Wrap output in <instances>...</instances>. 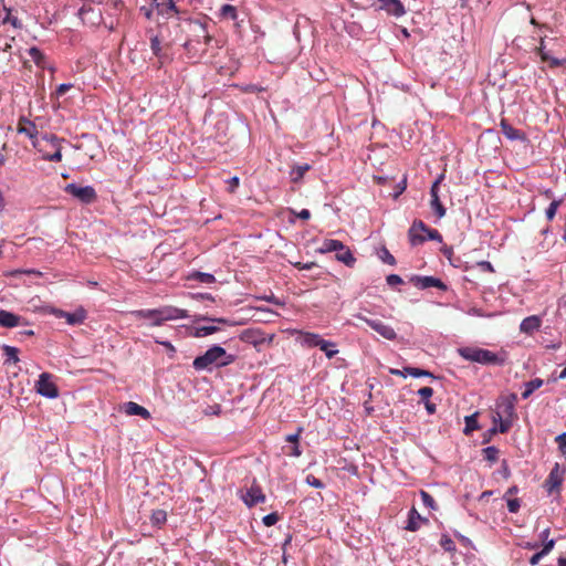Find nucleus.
<instances>
[{"instance_id": "nucleus-46", "label": "nucleus", "mask_w": 566, "mask_h": 566, "mask_svg": "<svg viewBox=\"0 0 566 566\" xmlns=\"http://www.w3.org/2000/svg\"><path fill=\"white\" fill-rule=\"evenodd\" d=\"M380 259L389 264V265H395L396 264V259L395 256L386 249V248H382L381 249V252H380Z\"/></svg>"}, {"instance_id": "nucleus-8", "label": "nucleus", "mask_w": 566, "mask_h": 566, "mask_svg": "<svg viewBox=\"0 0 566 566\" xmlns=\"http://www.w3.org/2000/svg\"><path fill=\"white\" fill-rule=\"evenodd\" d=\"M36 391L46 398H56L59 396L57 386L52 380V375L42 373L36 381Z\"/></svg>"}, {"instance_id": "nucleus-2", "label": "nucleus", "mask_w": 566, "mask_h": 566, "mask_svg": "<svg viewBox=\"0 0 566 566\" xmlns=\"http://www.w3.org/2000/svg\"><path fill=\"white\" fill-rule=\"evenodd\" d=\"M17 130L19 134L28 136L33 147L42 154V158L48 161H61L62 160V146L61 139L55 135L45 134L39 137L38 128L35 124L25 117L19 119Z\"/></svg>"}, {"instance_id": "nucleus-20", "label": "nucleus", "mask_w": 566, "mask_h": 566, "mask_svg": "<svg viewBox=\"0 0 566 566\" xmlns=\"http://www.w3.org/2000/svg\"><path fill=\"white\" fill-rule=\"evenodd\" d=\"M428 522H429L428 518L422 517L418 513V511L415 507H412L408 514V523H407L406 530H408L410 532H416L417 530H419L420 523L427 524Z\"/></svg>"}, {"instance_id": "nucleus-22", "label": "nucleus", "mask_w": 566, "mask_h": 566, "mask_svg": "<svg viewBox=\"0 0 566 566\" xmlns=\"http://www.w3.org/2000/svg\"><path fill=\"white\" fill-rule=\"evenodd\" d=\"M537 52L542 59L543 62H546L549 67L555 69L564 65L566 63V59L559 60L556 57L551 56L544 49V40H541V44L537 48Z\"/></svg>"}, {"instance_id": "nucleus-9", "label": "nucleus", "mask_w": 566, "mask_h": 566, "mask_svg": "<svg viewBox=\"0 0 566 566\" xmlns=\"http://www.w3.org/2000/svg\"><path fill=\"white\" fill-rule=\"evenodd\" d=\"M443 179H444V174H440L437 177V179L434 180V182L432 184L431 189H430V197H431L430 207L434 211V214L439 219L443 218L447 213V210L443 207V205L441 203L440 197H439V187Z\"/></svg>"}, {"instance_id": "nucleus-48", "label": "nucleus", "mask_w": 566, "mask_h": 566, "mask_svg": "<svg viewBox=\"0 0 566 566\" xmlns=\"http://www.w3.org/2000/svg\"><path fill=\"white\" fill-rule=\"evenodd\" d=\"M559 206V202L558 201H552L548 206V208L546 209V218L548 220H553L555 214H556V211H557V208Z\"/></svg>"}, {"instance_id": "nucleus-5", "label": "nucleus", "mask_w": 566, "mask_h": 566, "mask_svg": "<svg viewBox=\"0 0 566 566\" xmlns=\"http://www.w3.org/2000/svg\"><path fill=\"white\" fill-rule=\"evenodd\" d=\"M458 352L462 358L472 363L494 366H501L504 364L503 358L489 349L479 347H462L459 348Z\"/></svg>"}, {"instance_id": "nucleus-17", "label": "nucleus", "mask_w": 566, "mask_h": 566, "mask_svg": "<svg viewBox=\"0 0 566 566\" xmlns=\"http://www.w3.org/2000/svg\"><path fill=\"white\" fill-rule=\"evenodd\" d=\"M381 2L380 9L386 10L387 13L401 17L405 14V8L400 0H378Z\"/></svg>"}, {"instance_id": "nucleus-10", "label": "nucleus", "mask_w": 566, "mask_h": 566, "mask_svg": "<svg viewBox=\"0 0 566 566\" xmlns=\"http://www.w3.org/2000/svg\"><path fill=\"white\" fill-rule=\"evenodd\" d=\"M240 338L242 342L258 347L265 343L271 344L273 342L274 335L266 336L259 328H248L241 333Z\"/></svg>"}, {"instance_id": "nucleus-32", "label": "nucleus", "mask_w": 566, "mask_h": 566, "mask_svg": "<svg viewBox=\"0 0 566 566\" xmlns=\"http://www.w3.org/2000/svg\"><path fill=\"white\" fill-rule=\"evenodd\" d=\"M543 386L541 378H535L525 384V390L522 392V398L527 399L536 389Z\"/></svg>"}, {"instance_id": "nucleus-24", "label": "nucleus", "mask_w": 566, "mask_h": 566, "mask_svg": "<svg viewBox=\"0 0 566 566\" xmlns=\"http://www.w3.org/2000/svg\"><path fill=\"white\" fill-rule=\"evenodd\" d=\"M500 126L501 132L506 138L511 140L524 139V134L520 129H516L510 125L505 119L501 120Z\"/></svg>"}, {"instance_id": "nucleus-14", "label": "nucleus", "mask_w": 566, "mask_h": 566, "mask_svg": "<svg viewBox=\"0 0 566 566\" xmlns=\"http://www.w3.org/2000/svg\"><path fill=\"white\" fill-rule=\"evenodd\" d=\"M411 282L415 284V286H417L421 290L429 289V287H437L440 290L447 289L446 284L441 280L436 279L433 276H417L416 275V276L411 277Z\"/></svg>"}, {"instance_id": "nucleus-1", "label": "nucleus", "mask_w": 566, "mask_h": 566, "mask_svg": "<svg viewBox=\"0 0 566 566\" xmlns=\"http://www.w3.org/2000/svg\"><path fill=\"white\" fill-rule=\"evenodd\" d=\"M186 33L187 39L182 45L189 59L200 61L214 49L213 43L216 49L219 48L218 42L209 33L207 23L200 20H189Z\"/></svg>"}, {"instance_id": "nucleus-37", "label": "nucleus", "mask_w": 566, "mask_h": 566, "mask_svg": "<svg viewBox=\"0 0 566 566\" xmlns=\"http://www.w3.org/2000/svg\"><path fill=\"white\" fill-rule=\"evenodd\" d=\"M189 279L190 280H196L200 283H205V284H211L216 281L214 276L210 273H205V272H199V271H195L193 273H191L189 275Z\"/></svg>"}, {"instance_id": "nucleus-60", "label": "nucleus", "mask_w": 566, "mask_h": 566, "mask_svg": "<svg viewBox=\"0 0 566 566\" xmlns=\"http://www.w3.org/2000/svg\"><path fill=\"white\" fill-rule=\"evenodd\" d=\"M554 539L546 541L541 552L544 553V555H547L554 548Z\"/></svg>"}, {"instance_id": "nucleus-45", "label": "nucleus", "mask_w": 566, "mask_h": 566, "mask_svg": "<svg viewBox=\"0 0 566 566\" xmlns=\"http://www.w3.org/2000/svg\"><path fill=\"white\" fill-rule=\"evenodd\" d=\"M478 428V421L474 415L465 417V433L476 430Z\"/></svg>"}, {"instance_id": "nucleus-43", "label": "nucleus", "mask_w": 566, "mask_h": 566, "mask_svg": "<svg viewBox=\"0 0 566 566\" xmlns=\"http://www.w3.org/2000/svg\"><path fill=\"white\" fill-rule=\"evenodd\" d=\"M484 459L490 462H496L499 459V449L495 447H488L483 449Z\"/></svg>"}, {"instance_id": "nucleus-53", "label": "nucleus", "mask_w": 566, "mask_h": 566, "mask_svg": "<svg viewBox=\"0 0 566 566\" xmlns=\"http://www.w3.org/2000/svg\"><path fill=\"white\" fill-rule=\"evenodd\" d=\"M302 432H303V428H302V427H298V428H297V430H296V432H295V433H293V434H289V436H286L285 440H286L287 442L293 443V444H297V443H298V441H300V438H301Z\"/></svg>"}, {"instance_id": "nucleus-30", "label": "nucleus", "mask_w": 566, "mask_h": 566, "mask_svg": "<svg viewBox=\"0 0 566 566\" xmlns=\"http://www.w3.org/2000/svg\"><path fill=\"white\" fill-rule=\"evenodd\" d=\"M219 18L226 19V20H237L238 19V11L234 6L231 4H223L219 10Z\"/></svg>"}, {"instance_id": "nucleus-59", "label": "nucleus", "mask_w": 566, "mask_h": 566, "mask_svg": "<svg viewBox=\"0 0 566 566\" xmlns=\"http://www.w3.org/2000/svg\"><path fill=\"white\" fill-rule=\"evenodd\" d=\"M14 41V36H11L10 41L6 38L0 36V50L9 51L11 49V42Z\"/></svg>"}, {"instance_id": "nucleus-57", "label": "nucleus", "mask_w": 566, "mask_h": 566, "mask_svg": "<svg viewBox=\"0 0 566 566\" xmlns=\"http://www.w3.org/2000/svg\"><path fill=\"white\" fill-rule=\"evenodd\" d=\"M387 284L390 286H395L402 283V279L397 274H390L386 279Z\"/></svg>"}, {"instance_id": "nucleus-7", "label": "nucleus", "mask_w": 566, "mask_h": 566, "mask_svg": "<svg viewBox=\"0 0 566 566\" xmlns=\"http://www.w3.org/2000/svg\"><path fill=\"white\" fill-rule=\"evenodd\" d=\"M153 6L156 15L166 20L184 15L174 0H153Z\"/></svg>"}, {"instance_id": "nucleus-54", "label": "nucleus", "mask_w": 566, "mask_h": 566, "mask_svg": "<svg viewBox=\"0 0 566 566\" xmlns=\"http://www.w3.org/2000/svg\"><path fill=\"white\" fill-rule=\"evenodd\" d=\"M73 87V84L71 83H63V84H60L56 90H55V95L56 97H61L63 96L69 90H71Z\"/></svg>"}, {"instance_id": "nucleus-39", "label": "nucleus", "mask_w": 566, "mask_h": 566, "mask_svg": "<svg viewBox=\"0 0 566 566\" xmlns=\"http://www.w3.org/2000/svg\"><path fill=\"white\" fill-rule=\"evenodd\" d=\"M440 546L446 551V552H450V553H453L455 552L457 549V546H455V543L453 542V539L447 535V534H443L440 538V542H439Z\"/></svg>"}, {"instance_id": "nucleus-13", "label": "nucleus", "mask_w": 566, "mask_h": 566, "mask_svg": "<svg viewBox=\"0 0 566 566\" xmlns=\"http://www.w3.org/2000/svg\"><path fill=\"white\" fill-rule=\"evenodd\" d=\"M426 230H428V227L424 224L423 221H413L408 232L411 245H418L426 241V237L423 235V233H426Z\"/></svg>"}, {"instance_id": "nucleus-55", "label": "nucleus", "mask_w": 566, "mask_h": 566, "mask_svg": "<svg viewBox=\"0 0 566 566\" xmlns=\"http://www.w3.org/2000/svg\"><path fill=\"white\" fill-rule=\"evenodd\" d=\"M555 441L558 443V448L563 454H566V433H562L556 437Z\"/></svg>"}, {"instance_id": "nucleus-23", "label": "nucleus", "mask_w": 566, "mask_h": 566, "mask_svg": "<svg viewBox=\"0 0 566 566\" xmlns=\"http://www.w3.org/2000/svg\"><path fill=\"white\" fill-rule=\"evenodd\" d=\"M335 258L337 261L345 265L353 268L356 263V258L353 255L348 247L343 243V249L337 250Z\"/></svg>"}, {"instance_id": "nucleus-31", "label": "nucleus", "mask_w": 566, "mask_h": 566, "mask_svg": "<svg viewBox=\"0 0 566 566\" xmlns=\"http://www.w3.org/2000/svg\"><path fill=\"white\" fill-rule=\"evenodd\" d=\"M150 49L157 57L161 59L166 55L165 48L158 35L150 38Z\"/></svg>"}, {"instance_id": "nucleus-50", "label": "nucleus", "mask_w": 566, "mask_h": 566, "mask_svg": "<svg viewBox=\"0 0 566 566\" xmlns=\"http://www.w3.org/2000/svg\"><path fill=\"white\" fill-rule=\"evenodd\" d=\"M426 233H427V238L426 239H428V240L439 241V242L442 241V235L436 229L428 228V230H426Z\"/></svg>"}, {"instance_id": "nucleus-44", "label": "nucleus", "mask_w": 566, "mask_h": 566, "mask_svg": "<svg viewBox=\"0 0 566 566\" xmlns=\"http://www.w3.org/2000/svg\"><path fill=\"white\" fill-rule=\"evenodd\" d=\"M502 416H505V418L512 419L514 416V403L512 401H506L502 406Z\"/></svg>"}, {"instance_id": "nucleus-18", "label": "nucleus", "mask_w": 566, "mask_h": 566, "mask_svg": "<svg viewBox=\"0 0 566 566\" xmlns=\"http://www.w3.org/2000/svg\"><path fill=\"white\" fill-rule=\"evenodd\" d=\"M542 321L537 315H532L528 317H525L521 325L520 331L525 334H533L534 332L538 331L541 327Z\"/></svg>"}, {"instance_id": "nucleus-58", "label": "nucleus", "mask_w": 566, "mask_h": 566, "mask_svg": "<svg viewBox=\"0 0 566 566\" xmlns=\"http://www.w3.org/2000/svg\"><path fill=\"white\" fill-rule=\"evenodd\" d=\"M229 192L233 193L240 185L239 177L234 176L228 180Z\"/></svg>"}, {"instance_id": "nucleus-61", "label": "nucleus", "mask_w": 566, "mask_h": 566, "mask_svg": "<svg viewBox=\"0 0 566 566\" xmlns=\"http://www.w3.org/2000/svg\"><path fill=\"white\" fill-rule=\"evenodd\" d=\"M478 265L486 272H494L493 265L489 261H481L478 263Z\"/></svg>"}, {"instance_id": "nucleus-16", "label": "nucleus", "mask_w": 566, "mask_h": 566, "mask_svg": "<svg viewBox=\"0 0 566 566\" xmlns=\"http://www.w3.org/2000/svg\"><path fill=\"white\" fill-rule=\"evenodd\" d=\"M23 324L24 319L21 316L4 310H0V326L12 328Z\"/></svg>"}, {"instance_id": "nucleus-42", "label": "nucleus", "mask_w": 566, "mask_h": 566, "mask_svg": "<svg viewBox=\"0 0 566 566\" xmlns=\"http://www.w3.org/2000/svg\"><path fill=\"white\" fill-rule=\"evenodd\" d=\"M420 496L422 499V503H423L424 506H427L430 510H437L438 509L434 499L428 492L421 490L420 491Z\"/></svg>"}, {"instance_id": "nucleus-47", "label": "nucleus", "mask_w": 566, "mask_h": 566, "mask_svg": "<svg viewBox=\"0 0 566 566\" xmlns=\"http://www.w3.org/2000/svg\"><path fill=\"white\" fill-rule=\"evenodd\" d=\"M279 521V515L277 513H270L268 515H265L263 518H262V522L265 526L270 527L274 524H276Z\"/></svg>"}, {"instance_id": "nucleus-12", "label": "nucleus", "mask_w": 566, "mask_h": 566, "mask_svg": "<svg viewBox=\"0 0 566 566\" xmlns=\"http://www.w3.org/2000/svg\"><path fill=\"white\" fill-rule=\"evenodd\" d=\"M241 499L247 506L252 507L258 503H263L265 501V495L260 485L254 482Z\"/></svg>"}, {"instance_id": "nucleus-49", "label": "nucleus", "mask_w": 566, "mask_h": 566, "mask_svg": "<svg viewBox=\"0 0 566 566\" xmlns=\"http://www.w3.org/2000/svg\"><path fill=\"white\" fill-rule=\"evenodd\" d=\"M306 483L316 489L324 488V483L313 474L306 476Z\"/></svg>"}, {"instance_id": "nucleus-21", "label": "nucleus", "mask_w": 566, "mask_h": 566, "mask_svg": "<svg viewBox=\"0 0 566 566\" xmlns=\"http://www.w3.org/2000/svg\"><path fill=\"white\" fill-rule=\"evenodd\" d=\"M10 23L14 29H22L21 21L11 14V10L0 4V25Z\"/></svg>"}, {"instance_id": "nucleus-34", "label": "nucleus", "mask_w": 566, "mask_h": 566, "mask_svg": "<svg viewBox=\"0 0 566 566\" xmlns=\"http://www.w3.org/2000/svg\"><path fill=\"white\" fill-rule=\"evenodd\" d=\"M202 1L203 0H174L176 6H178L179 12H181L184 15L189 13L191 7L201 4Z\"/></svg>"}, {"instance_id": "nucleus-29", "label": "nucleus", "mask_w": 566, "mask_h": 566, "mask_svg": "<svg viewBox=\"0 0 566 566\" xmlns=\"http://www.w3.org/2000/svg\"><path fill=\"white\" fill-rule=\"evenodd\" d=\"M497 421L500 422L499 428L493 427L492 429H490L491 433H495L497 431H500L501 433H505L512 427V419H509V418L503 419L501 413H497V418H494V422H497Z\"/></svg>"}, {"instance_id": "nucleus-25", "label": "nucleus", "mask_w": 566, "mask_h": 566, "mask_svg": "<svg viewBox=\"0 0 566 566\" xmlns=\"http://www.w3.org/2000/svg\"><path fill=\"white\" fill-rule=\"evenodd\" d=\"M125 412L129 416H139L144 419L150 418V412L145 407L134 401H129L125 405Z\"/></svg>"}, {"instance_id": "nucleus-41", "label": "nucleus", "mask_w": 566, "mask_h": 566, "mask_svg": "<svg viewBox=\"0 0 566 566\" xmlns=\"http://www.w3.org/2000/svg\"><path fill=\"white\" fill-rule=\"evenodd\" d=\"M405 371L412 377H433L430 371L416 367H405Z\"/></svg>"}, {"instance_id": "nucleus-40", "label": "nucleus", "mask_w": 566, "mask_h": 566, "mask_svg": "<svg viewBox=\"0 0 566 566\" xmlns=\"http://www.w3.org/2000/svg\"><path fill=\"white\" fill-rule=\"evenodd\" d=\"M219 331V327L214 326V325H210V326H200V327H197L196 331H195V336L196 337H205V336H208V335H211V334H214Z\"/></svg>"}, {"instance_id": "nucleus-26", "label": "nucleus", "mask_w": 566, "mask_h": 566, "mask_svg": "<svg viewBox=\"0 0 566 566\" xmlns=\"http://www.w3.org/2000/svg\"><path fill=\"white\" fill-rule=\"evenodd\" d=\"M343 249V242L334 239H325L322 245L317 249V252L325 254L329 252H337Z\"/></svg>"}, {"instance_id": "nucleus-11", "label": "nucleus", "mask_w": 566, "mask_h": 566, "mask_svg": "<svg viewBox=\"0 0 566 566\" xmlns=\"http://www.w3.org/2000/svg\"><path fill=\"white\" fill-rule=\"evenodd\" d=\"M360 321L365 322L370 328L382 336L385 339L394 340L397 337L395 329L381 322L380 319H371L363 315L357 316Z\"/></svg>"}, {"instance_id": "nucleus-27", "label": "nucleus", "mask_w": 566, "mask_h": 566, "mask_svg": "<svg viewBox=\"0 0 566 566\" xmlns=\"http://www.w3.org/2000/svg\"><path fill=\"white\" fill-rule=\"evenodd\" d=\"M310 169L311 165L308 164L294 166L290 172L291 181L294 184H298L303 179L305 172L308 171Z\"/></svg>"}, {"instance_id": "nucleus-15", "label": "nucleus", "mask_w": 566, "mask_h": 566, "mask_svg": "<svg viewBox=\"0 0 566 566\" xmlns=\"http://www.w3.org/2000/svg\"><path fill=\"white\" fill-rule=\"evenodd\" d=\"M55 315L60 318H64L69 325L82 324L86 318V312L83 308H78L73 313L59 310Z\"/></svg>"}, {"instance_id": "nucleus-51", "label": "nucleus", "mask_w": 566, "mask_h": 566, "mask_svg": "<svg viewBox=\"0 0 566 566\" xmlns=\"http://www.w3.org/2000/svg\"><path fill=\"white\" fill-rule=\"evenodd\" d=\"M418 395L424 401H428L429 398L433 395V389L431 387H422L418 390Z\"/></svg>"}, {"instance_id": "nucleus-63", "label": "nucleus", "mask_w": 566, "mask_h": 566, "mask_svg": "<svg viewBox=\"0 0 566 566\" xmlns=\"http://www.w3.org/2000/svg\"><path fill=\"white\" fill-rule=\"evenodd\" d=\"M140 11L144 12L145 17L147 19H151L153 18V14L155 13V9H154V6L153 3L150 4V8H146V7H142L140 8Z\"/></svg>"}, {"instance_id": "nucleus-64", "label": "nucleus", "mask_w": 566, "mask_h": 566, "mask_svg": "<svg viewBox=\"0 0 566 566\" xmlns=\"http://www.w3.org/2000/svg\"><path fill=\"white\" fill-rule=\"evenodd\" d=\"M544 556H545V555H544V553H542V552H538V553L534 554V555L531 557V559H530L531 565H536V564H538V562L541 560V558H542V557H544Z\"/></svg>"}, {"instance_id": "nucleus-33", "label": "nucleus", "mask_w": 566, "mask_h": 566, "mask_svg": "<svg viewBox=\"0 0 566 566\" xmlns=\"http://www.w3.org/2000/svg\"><path fill=\"white\" fill-rule=\"evenodd\" d=\"M2 350L6 356V364L7 363H13L17 364L20 359L18 357L19 349L17 347L10 346V345H3Z\"/></svg>"}, {"instance_id": "nucleus-38", "label": "nucleus", "mask_w": 566, "mask_h": 566, "mask_svg": "<svg viewBox=\"0 0 566 566\" xmlns=\"http://www.w3.org/2000/svg\"><path fill=\"white\" fill-rule=\"evenodd\" d=\"M318 348H319L322 352H324V353H325V355H326V357H327V358H329V359H331V358H333V357L338 353V350H337V349H335V343L329 342V340H326V339H324V340L321 343V345H319V347H318Z\"/></svg>"}, {"instance_id": "nucleus-56", "label": "nucleus", "mask_w": 566, "mask_h": 566, "mask_svg": "<svg viewBox=\"0 0 566 566\" xmlns=\"http://www.w3.org/2000/svg\"><path fill=\"white\" fill-rule=\"evenodd\" d=\"M13 275H18V274H27V275H34V276H42L43 273L38 271V270H34V269H28V270H15L13 273Z\"/></svg>"}, {"instance_id": "nucleus-62", "label": "nucleus", "mask_w": 566, "mask_h": 566, "mask_svg": "<svg viewBox=\"0 0 566 566\" xmlns=\"http://www.w3.org/2000/svg\"><path fill=\"white\" fill-rule=\"evenodd\" d=\"M289 455H290V457H294V458H298V457H301V455H302V450H301V448H300L298 443H297V444H294V446L292 447L291 451L289 452Z\"/></svg>"}, {"instance_id": "nucleus-3", "label": "nucleus", "mask_w": 566, "mask_h": 566, "mask_svg": "<svg viewBox=\"0 0 566 566\" xmlns=\"http://www.w3.org/2000/svg\"><path fill=\"white\" fill-rule=\"evenodd\" d=\"M234 361V356L227 354L226 349L219 345L210 347L203 355L195 358L192 366L197 370H202L214 366H227Z\"/></svg>"}, {"instance_id": "nucleus-28", "label": "nucleus", "mask_w": 566, "mask_h": 566, "mask_svg": "<svg viewBox=\"0 0 566 566\" xmlns=\"http://www.w3.org/2000/svg\"><path fill=\"white\" fill-rule=\"evenodd\" d=\"M302 343L307 347H319L321 343L324 340L318 334L302 332Z\"/></svg>"}, {"instance_id": "nucleus-6", "label": "nucleus", "mask_w": 566, "mask_h": 566, "mask_svg": "<svg viewBox=\"0 0 566 566\" xmlns=\"http://www.w3.org/2000/svg\"><path fill=\"white\" fill-rule=\"evenodd\" d=\"M64 191L86 205L92 203L97 199L96 191L92 186L69 184L65 186Z\"/></svg>"}, {"instance_id": "nucleus-35", "label": "nucleus", "mask_w": 566, "mask_h": 566, "mask_svg": "<svg viewBox=\"0 0 566 566\" xmlns=\"http://www.w3.org/2000/svg\"><path fill=\"white\" fill-rule=\"evenodd\" d=\"M29 55L32 61L41 69L45 67V56L44 54L35 46L29 50Z\"/></svg>"}, {"instance_id": "nucleus-19", "label": "nucleus", "mask_w": 566, "mask_h": 566, "mask_svg": "<svg viewBox=\"0 0 566 566\" xmlns=\"http://www.w3.org/2000/svg\"><path fill=\"white\" fill-rule=\"evenodd\" d=\"M563 482L562 474L559 473V467L556 463L553 470L549 472L548 478L545 481L547 490L553 492L556 489H559Z\"/></svg>"}, {"instance_id": "nucleus-36", "label": "nucleus", "mask_w": 566, "mask_h": 566, "mask_svg": "<svg viewBox=\"0 0 566 566\" xmlns=\"http://www.w3.org/2000/svg\"><path fill=\"white\" fill-rule=\"evenodd\" d=\"M167 521V513L164 510H155L150 515V522L154 526H163Z\"/></svg>"}, {"instance_id": "nucleus-4", "label": "nucleus", "mask_w": 566, "mask_h": 566, "mask_svg": "<svg viewBox=\"0 0 566 566\" xmlns=\"http://www.w3.org/2000/svg\"><path fill=\"white\" fill-rule=\"evenodd\" d=\"M132 316H155V321L150 323L153 326H160L164 322L189 317L186 310L174 306H165L154 310H137L130 312Z\"/></svg>"}, {"instance_id": "nucleus-52", "label": "nucleus", "mask_w": 566, "mask_h": 566, "mask_svg": "<svg viewBox=\"0 0 566 566\" xmlns=\"http://www.w3.org/2000/svg\"><path fill=\"white\" fill-rule=\"evenodd\" d=\"M521 507L518 499H507V509L511 513H517Z\"/></svg>"}]
</instances>
